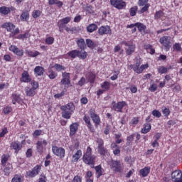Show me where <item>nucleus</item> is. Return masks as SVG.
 <instances>
[{
  "label": "nucleus",
  "mask_w": 182,
  "mask_h": 182,
  "mask_svg": "<svg viewBox=\"0 0 182 182\" xmlns=\"http://www.w3.org/2000/svg\"><path fill=\"white\" fill-rule=\"evenodd\" d=\"M12 171V165L9 164L8 166H6L4 169V175L9 176Z\"/></svg>",
  "instance_id": "c9c22d12"
},
{
  "label": "nucleus",
  "mask_w": 182,
  "mask_h": 182,
  "mask_svg": "<svg viewBox=\"0 0 182 182\" xmlns=\"http://www.w3.org/2000/svg\"><path fill=\"white\" fill-rule=\"evenodd\" d=\"M11 147L15 150L16 153H18L22 149V144L18 141H14L11 144Z\"/></svg>",
  "instance_id": "6ab92c4d"
},
{
  "label": "nucleus",
  "mask_w": 182,
  "mask_h": 182,
  "mask_svg": "<svg viewBox=\"0 0 182 182\" xmlns=\"http://www.w3.org/2000/svg\"><path fill=\"white\" fill-rule=\"evenodd\" d=\"M86 79L90 83H95V79H96V75L93 73H87L86 74Z\"/></svg>",
  "instance_id": "aec40b11"
},
{
  "label": "nucleus",
  "mask_w": 182,
  "mask_h": 182,
  "mask_svg": "<svg viewBox=\"0 0 182 182\" xmlns=\"http://www.w3.org/2000/svg\"><path fill=\"white\" fill-rule=\"evenodd\" d=\"M33 18H38V16H41V11L36 10L33 12Z\"/></svg>",
  "instance_id": "680f3d73"
},
{
  "label": "nucleus",
  "mask_w": 182,
  "mask_h": 182,
  "mask_svg": "<svg viewBox=\"0 0 182 182\" xmlns=\"http://www.w3.org/2000/svg\"><path fill=\"white\" fill-rule=\"evenodd\" d=\"M149 8H150V4H146L145 6H144L141 10L139 11V14H144V12H147L149 11Z\"/></svg>",
  "instance_id": "a19ab883"
},
{
  "label": "nucleus",
  "mask_w": 182,
  "mask_h": 182,
  "mask_svg": "<svg viewBox=\"0 0 182 182\" xmlns=\"http://www.w3.org/2000/svg\"><path fill=\"white\" fill-rule=\"evenodd\" d=\"M65 31L68 33H76L77 28L76 27H65Z\"/></svg>",
  "instance_id": "f704fd0d"
},
{
  "label": "nucleus",
  "mask_w": 182,
  "mask_h": 182,
  "mask_svg": "<svg viewBox=\"0 0 182 182\" xmlns=\"http://www.w3.org/2000/svg\"><path fill=\"white\" fill-rule=\"evenodd\" d=\"M149 173H150V168L149 167H144V168L140 170V174L141 176H142V177H147Z\"/></svg>",
  "instance_id": "bb28decb"
},
{
  "label": "nucleus",
  "mask_w": 182,
  "mask_h": 182,
  "mask_svg": "<svg viewBox=\"0 0 182 182\" xmlns=\"http://www.w3.org/2000/svg\"><path fill=\"white\" fill-rule=\"evenodd\" d=\"M14 53L17 55V56H23V50H20L19 48H17Z\"/></svg>",
  "instance_id": "e2e57ef3"
},
{
  "label": "nucleus",
  "mask_w": 182,
  "mask_h": 182,
  "mask_svg": "<svg viewBox=\"0 0 182 182\" xmlns=\"http://www.w3.org/2000/svg\"><path fill=\"white\" fill-rule=\"evenodd\" d=\"M98 33L101 36L109 35L112 33V29L109 26H102L98 29Z\"/></svg>",
  "instance_id": "9b49d317"
},
{
  "label": "nucleus",
  "mask_w": 182,
  "mask_h": 182,
  "mask_svg": "<svg viewBox=\"0 0 182 182\" xmlns=\"http://www.w3.org/2000/svg\"><path fill=\"white\" fill-rule=\"evenodd\" d=\"M9 12H11V10L6 6H2L0 8V14L2 15H8Z\"/></svg>",
  "instance_id": "2f4dec72"
},
{
  "label": "nucleus",
  "mask_w": 182,
  "mask_h": 182,
  "mask_svg": "<svg viewBox=\"0 0 182 182\" xmlns=\"http://www.w3.org/2000/svg\"><path fill=\"white\" fill-rule=\"evenodd\" d=\"M52 151L55 156L60 157V159H63L65 157V149L63 147H58L56 146H52Z\"/></svg>",
  "instance_id": "20e7f679"
},
{
  "label": "nucleus",
  "mask_w": 182,
  "mask_h": 182,
  "mask_svg": "<svg viewBox=\"0 0 182 182\" xmlns=\"http://www.w3.org/2000/svg\"><path fill=\"white\" fill-rule=\"evenodd\" d=\"M25 92L27 96H35V90L33 88L26 87Z\"/></svg>",
  "instance_id": "c85d7f7f"
},
{
  "label": "nucleus",
  "mask_w": 182,
  "mask_h": 182,
  "mask_svg": "<svg viewBox=\"0 0 182 182\" xmlns=\"http://www.w3.org/2000/svg\"><path fill=\"white\" fill-rule=\"evenodd\" d=\"M96 29H97V25H96L95 23L90 24L87 27V32H90V33H92V32H95V31H96Z\"/></svg>",
  "instance_id": "7c9ffc66"
},
{
  "label": "nucleus",
  "mask_w": 182,
  "mask_h": 182,
  "mask_svg": "<svg viewBox=\"0 0 182 182\" xmlns=\"http://www.w3.org/2000/svg\"><path fill=\"white\" fill-rule=\"evenodd\" d=\"M11 182H21V176L15 175L11 179Z\"/></svg>",
  "instance_id": "bf43d9fd"
},
{
  "label": "nucleus",
  "mask_w": 182,
  "mask_h": 182,
  "mask_svg": "<svg viewBox=\"0 0 182 182\" xmlns=\"http://www.w3.org/2000/svg\"><path fill=\"white\" fill-rule=\"evenodd\" d=\"M77 127H79V124H77V123L75 122L73 123L70 126V136H75V134H76V132H77Z\"/></svg>",
  "instance_id": "a211bd4d"
},
{
  "label": "nucleus",
  "mask_w": 182,
  "mask_h": 182,
  "mask_svg": "<svg viewBox=\"0 0 182 182\" xmlns=\"http://www.w3.org/2000/svg\"><path fill=\"white\" fill-rule=\"evenodd\" d=\"M27 55H28V56H31V58H36V56H38V55H41V53H39L38 51H28L27 52Z\"/></svg>",
  "instance_id": "ea45409f"
},
{
  "label": "nucleus",
  "mask_w": 182,
  "mask_h": 182,
  "mask_svg": "<svg viewBox=\"0 0 182 182\" xmlns=\"http://www.w3.org/2000/svg\"><path fill=\"white\" fill-rule=\"evenodd\" d=\"M34 72L38 75V76H42V75L45 73V69L43 67L36 66L34 69Z\"/></svg>",
  "instance_id": "5701e85b"
},
{
  "label": "nucleus",
  "mask_w": 182,
  "mask_h": 182,
  "mask_svg": "<svg viewBox=\"0 0 182 182\" xmlns=\"http://www.w3.org/2000/svg\"><path fill=\"white\" fill-rule=\"evenodd\" d=\"M137 12V6L132 7L130 9V15L131 16H134Z\"/></svg>",
  "instance_id": "8fccbe9b"
},
{
  "label": "nucleus",
  "mask_w": 182,
  "mask_h": 182,
  "mask_svg": "<svg viewBox=\"0 0 182 182\" xmlns=\"http://www.w3.org/2000/svg\"><path fill=\"white\" fill-rule=\"evenodd\" d=\"M173 182H182V172L181 170H175L171 173Z\"/></svg>",
  "instance_id": "1a4fd4ad"
},
{
  "label": "nucleus",
  "mask_w": 182,
  "mask_h": 182,
  "mask_svg": "<svg viewBox=\"0 0 182 182\" xmlns=\"http://www.w3.org/2000/svg\"><path fill=\"white\" fill-rule=\"evenodd\" d=\"M72 182H82V178L79 176H76L73 178Z\"/></svg>",
  "instance_id": "774afa93"
},
{
  "label": "nucleus",
  "mask_w": 182,
  "mask_h": 182,
  "mask_svg": "<svg viewBox=\"0 0 182 182\" xmlns=\"http://www.w3.org/2000/svg\"><path fill=\"white\" fill-rule=\"evenodd\" d=\"M49 5H57L59 8L63 6V3L59 0H48Z\"/></svg>",
  "instance_id": "cd10ccee"
},
{
  "label": "nucleus",
  "mask_w": 182,
  "mask_h": 182,
  "mask_svg": "<svg viewBox=\"0 0 182 182\" xmlns=\"http://www.w3.org/2000/svg\"><path fill=\"white\" fill-rule=\"evenodd\" d=\"M4 112L5 114H9L12 112V107L7 106L4 108Z\"/></svg>",
  "instance_id": "13d9d810"
},
{
  "label": "nucleus",
  "mask_w": 182,
  "mask_h": 182,
  "mask_svg": "<svg viewBox=\"0 0 182 182\" xmlns=\"http://www.w3.org/2000/svg\"><path fill=\"white\" fill-rule=\"evenodd\" d=\"M95 171L97 174V178L101 177V176H103V172L102 171V166L100 165L95 166Z\"/></svg>",
  "instance_id": "72a5a7b5"
},
{
  "label": "nucleus",
  "mask_w": 182,
  "mask_h": 182,
  "mask_svg": "<svg viewBox=\"0 0 182 182\" xmlns=\"http://www.w3.org/2000/svg\"><path fill=\"white\" fill-rule=\"evenodd\" d=\"M162 113L166 117H167V116H170V109L164 108V109H162Z\"/></svg>",
  "instance_id": "864d4df0"
},
{
  "label": "nucleus",
  "mask_w": 182,
  "mask_h": 182,
  "mask_svg": "<svg viewBox=\"0 0 182 182\" xmlns=\"http://www.w3.org/2000/svg\"><path fill=\"white\" fill-rule=\"evenodd\" d=\"M86 43L88 48L93 49L95 48V43L91 39H87Z\"/></svg>",
  "instance_id": "49530a36"
},
{
  "label": "nucleus",
  "mask_w": 182,
  "mask_h": 182,
  "mask_svg": "<svg viewBox=\"0 0 182 182\" xmlns=\"http://www.w3.org/2000/svg\"><path fill=\"white\" fill-rule=\"evenodd\" d=\"M122 45H124V46H126L125 52L127 55L130 56L133 55V53H134V50H136V45L129 44V43H127V41L122 42Z\"/></svg>",
  "instance_id": "423d86ee"
},
{
  "label": "nucleus",
  "mask_w": 182,
  "mask_h": 182,
  "mask_svg": "<svg viewBox=\"0 0 182 182\" xmlns=\"http://www.w3.org/2000/svg\"><path fill=\"white\" fill-rule=\"evenodd\" d=\"M28 38H31V34L29 33H25L24 34H19L17 36V39H28Z\"/></svg>",
  "instance_id": "58836bf2"
},
{
  "label": "nucleus",
  "mask_w": 182,
  "mask_h": 182,
  "mask_svg": "<svg viewBox=\"0 0 182 182\" xmlns=\"http://www.w3.org/2000/svg\"><path fill=\"white\" fill-rule=\"evenodd\" d=\"M96 143H97V144H98L97 149L100 147H103V144H105L103 139H102L100 138L97 139Z\"/></svg>",
  "instance_id": "603ef678"
},
{
  "label": "nucleus",
  "mask_w": 182,
  "mask_h": 182,
  "mask_svg": "<svg viewBox=\"0 0 182 182\" xmlns=\"http://www.w3.org/2000/svg\"><path fill=\"white\" fill-rule=\"evenodd\" d=\"M77 58H80L81 59H86L87 58V53L86 51H84L82 53V51H79V55Z\"/></svg>",
  "instance_id": "de8ad7c7"
},
{
  "label": "nucleus",
  "mask_w": 182,
  "mask_h": 182,
  "mask_svg": "<svg viewBox=\"0 0 182 182\" xmlns=\"http://www.w3.org/2000/svg\"><path fill=\"white\" fill-rule=\"evenodd\" d=\"M136 26L138 28V31H139L142 35L146 33V26H144V24L141 23H136Z\"/></svg>",
  "instance_id": "412c9836"
},
{
  "label": "nucleus",
  "mask_w": 182,
  "mask_h": 182,
  "mask_svg": "<svg viewBox=\"0 0 182 182\" xmlns=\"http://www.w3.org/2000/svg\"><path fill=\"white\" fill-rule=\"evenodd\" d=\"M126 106L125 102H118L116 103L115 102H112V110H114L115 112H118L119 113H122L123 112V107Z\"/></svg>",
  "instance_id": "39448f33"
},
{
  "label": "nucleus",
  "mask_w": 182,
  "mask_h": 182,
  "mask_svg": "<svg viewBox=\"0 0 182 182\" xmlns=\"http://www.w3.org/2000/svg\"><path fill=\"white\" fill-rule=\"evenodd\" d=\"M53 42H55L53 37H48L46 39V43H47V45H52Z\"/></svg>",
  "instance_id": "09e8293b"
},
{
  "label": "nucleus",
  "mask_w": 182,
  "mask_h": 182,
  "mask_svg": "<svg viewBox=\"0 0 182 182\" xmlns=\"http://www.w3.org/2000/svg\"><path fill=\"white\" fill-rule=\"evenodd\" d=\"M43 146H48V141L45 139L38 141L36 143V150L38 153H43Z\"/></svg>",
  "instance_id": "f8f14e48"
},
{
  "label": "nucleus",
  "mask_w": 182,
  "mask_h": 182,
  "mask_svg": "<svg viewBox=\"0 0 182 182\" xmlns=\"http://www.w3.org/2000/svg\"><path fill=\"white\" fill-rule=\"evenodd\" d=\"M31 85H32L33 89L34 90H36V89H38V87H39V84L36 81L31 82Z\"/></svg>",
  "instance_id": "69168bd1"
},
{
  "label": "nucleus",
  "mask_w": 182,
  "mask_h": 182,
  "mask_svg": "<svg viewBox=\"0 0 182 182\" xmlns=\"http://www.w3.org/2000/svg\"><path fill=\"white\" fill-rule=\"evenodd\" d=\"M149 90L150 92H156V90H157V85L152 84L149 87Z\"/></svg>",
  "instance_id": "338daca9"
},
{
  "label": "nucleus",
  "mask_w": 182,
  "mask_h": 182,
  "mask_svg": "<svg viewBox=\"0 0 182 182\" xmlns=\"http://www.w3.org/2000/svg\"><path fill=\"white\" fill-rule=\"evenodd\" d=\"M98 149V153L101 155V156H106L107 153V149H106L105 148V146H100Z\"/></svg>",
  "instance_id": "e433bc0d"
},
{
  "label": "nucleus",
  "mask_w": 182,
  "mask_h": 182,
  "mask_svg": "<svg viewBox=\"0 0 182 182\" xmlns=\"http://www.w3.org/2000/svg\"><path fill=\"white\" fill-rule=\"evenodd\" d=\"M21 82H23L24 83H29L31 82V75L27 71H23L21 74V77L20 78Z\"/></svg>",
  "instance_id": "4468645a"
},
{
  "label": "nucleus",
  "mask_w": 182,
  "mask_h": 182,
  "mask_svg": "<svg viewBox=\"0 0 182 182\" xmlns=\"http://www.w3.org/2000/svg\"><path fill=\"white\" fill-rule=\"evenodd\" d=\"M101 87L106 92V90H109L110 89V82L105 81L101 84Z\"/></svg>",
  "instance_id": "473e14b6"
},
{
  "label": "nucleus",
  "mask_w": 182,
  "mask_h": 182,
  "mask_svg": "<svg viewBox=\"0 0 182 182\" xmlns=\"http://www.w3.org/2000/svg\"><path fill=\"white\" fill-rule=\"evenodd\" d=\"M134 136H136V134H132L129 135V136H127V144H128V146H132V142L133 141V140H134Z\"/></svg>",
  "instance_id": "4c0bfd02"
},
{
  "label": "nucleus",
  "mask_w": 182,
  "mask_h": 182,
  "mask_svg": "<svg viewBox=\"0 0 182 182\" xmlns=\"http://www.w3.org/2000/svg\"><path fill=\"white\" fill-rule=\"evenodd\" d=\"M14 29H15V25H14L12 23H10V26L8 27V28L6 29V31H7L8 32L12 33V31H14Z\"/></svg>",
  "instance_id": "0e129e2a"
},
{
  "label": "nucleus",
  "mask_w": 182,
  "mask_h": 182,
  "mask_svg": "<svg viewBox=\"0 0 182 182\" xmlns=\"http://www.w3.org/2000/svg\"><path fill=\"white\" fill-rule=\"evenodd\" d=\"M110 4L116 9L120 10L126 8V3L123 0H110Z\"/></svg>",
  "instance_id": "0eeeda50"
},
{
  "label": "nucleus",
  "mask_w": 182,
  "mask_h": 182,
  "mask_svg": "<svg viewBox=\"0 0 182 182\" xmlns=\"http://www.w3.org/2000/svg\"><path fill=\"white\" fill-rule=\"evenodd\" d=\"M90 116L95 124V127H98L99 124H100V117L97 114H96V111L95 109H90Z\"/></svg>",
  "instance_id": "6e6552de"
},
{
  "label": "nucleus",
  "mask_w": 182,
  "mask_h": 182,
  "mask_svg": "<svg viewBox=\"0 0 182 182\" xmlns=\"http://www.w3.org/2000/svg\"><path fill=\"white\" fill-rule=\"evenodd\" d=\"M173 48L178 52V51L181 50V45H180V43H176L173 45Z\"/></svg>",
  "instance_id": "052dcab7"
},
{
  "label": "nucleus",
  "mask_w": 182,
  "mask_h": 182,
  "mask_svg": "<svg viewBox=\"0 0 182 182\" xmlns=\"http://www.w3.org/2000/svg\"><path fill=\"white\" fill-rule=\"evenodd\" d=\"M109 166H110L111 170H113L115 173H122V170H123L122 162L118 160H111L109 163Z\"/></svg>",
  "instance_id": "7ed1b4c3"
},
{
  "label": "nucleus",
  "mask_w": 182,
  "mask_h": 182,
  "mask_svg": "<svg viewBox=\"0 0 182 182\" xmlns=\"http://www.w3.org/2000/svg\"><path fill=\"white\" fill-rule=\"evenodd\" d=\"M148 2H149V0H139L138 5L139 6H144L147 5V4H149Z\"/></svg>",
  "instance_id": "3c124183"
},
{
  "label": "nucleus",
  "mask_w": 182,
  "mask_h": 182,
  "mask_svg": "<svg viewBox=\"0 0 182 182\" xmlns=\"http://www.w3.org/2000/svg\"><path fill=\"white\" fill-rule=\"evenodd\" d=\"M20 19L22 22H28L29 21V11L24 10L20 16Z\"/></svg>",
  "instance_id": "f3484780"
},
{
  "label": "nucleus",
  "mask_w": 182,
  "mask_h": 182,
  "mask_svg": "<svg viewBox=\"0 0 182 182\" xmlns=\"http://www.w3.org/2000/svg\"><path fill=\"white\" fill-rule=\"evenodd\" d=\"M95 155H92V148L87 146L86 152L84 154L82 160L88 166H95Z\"/></svg>",
  "instance_id": "f03ea898"
},
{
  "label": "nucleus",
  "mask_w": 182,
  "mask_h": 182,
  "mask_svg": "<svg viewBox=\"0 0 182 182\" xmlns=\"http://www.w3.org/2000/svg\"><path fill=\"white\" fill-rule=\"evenodd\" d=\"M167 68L164 66H160L158 68L159 73H161V75H163V73H167Z\"/></svg>",
  "instance_id": "a18cd8bd"
},
{
  "label": "nucleus",
  "mask_w": 182,
  "mask_h": 182,
  "mask_svg": "<svg viewBox=\"0 0 182 182\" xmlns=\"http://www.w3.org/2000/svg\"><path fill=\"white\" fill-rule=\"evenodd\" d=\"M131 66H132V69L134 72H135V73H138V75L141 73V70L140 68V63L137 62L134 65Z\"/></svg>",
  "instance_id": "a878e982"
},
{
  "label": "nucleus",
  "mask_w": 182,
  "mask_h": 182,
  "mask_svg": "<svg viewBox=\"0 0 182 182\" xmlns=\"http://www.w3.org/2000/svg\"><path fill=\"white\" fill-rule=\"evenodd\" d=\"M48 73V77L50 79H55L58 76V74L52 70H50Z\"/></svg>",
  "instance_id": "37998d69"
},
{
  "label": "nucleus",
  "mask_w": 182,
  "mask_h": 182,
  "mask_svg": "<svg viewBox=\"0 0 182 182\" xmlns=\"http://www.w3.org/2000/svg\"><path fill=\"white\" fill-rule=\"evenodd\" d=\"M84 122H85L90 132L95 133V127H93V125H92V123H90V117L84 116Z\"/></svg>",
  "instance_id": "2eb2a0df"
},
{
  "label": "nucleus",
  "mask_w": 182,
  "mask_h": 182,
  "mask_svg": "<svg viewBox=\"0 0 182 182\" xmlns=\"http://www.w3.org/2000/svg\"><path fill=\"white\" fill-rule=\"evenodd\" d=\"M71 19L72 18L70 16H67L63 19H60L59 21V22H62L64 24L68 25V23H69V22H70Z\"/></svg>",
  "instance_id": "c03bdc74"
},
{
  "label": "nucleus",
  "mask_w": 182,
  "mask_h": 182,
  "mask_svg": "<svg viewBox=\"0 0 182 182\" xmlns=\"http://www.w3.org/2000/svg\"><path fill=\"white\" fill-rule=\"evenodd\" d=\"M70 77L69 76V73H63V79L61 80L62 85H70Z\"/></svg>",
  "instance_id": "dca6fc26"
},
{
  "label": "nucleus",
  "mask_w": 182,
  "mask_h": 182,
  "mask_svg": "<svg viewBox=\"0 0 182 182\" xmlns=\"http://www.w3.org/2000/svg\"><path fill=\"white\" fill-rule=\"evenodd\" d=\"M41 171V166H35L31 171H28L26 172V175L28 177H35V176H38L39 172Z\"/></svg>",
  "instance_id": "ddd939ff"
},
{
  "label": "nucleus",
  "mask_w": 182,
  "mask_h": 182,
  "mask_svg": "<svg viewBox=\"0 0 182 182\" xmlns=\"http://www.w3.org/2000/svg\"><path fill=\"white\" fill-rule=\"evenodd\" d=\"M77 45L81 50H83L85 48H86V44L85 43V39L83 38H80L77 41Z\"/></svg>",
  "instance_id": "b1692460"
},
{
  "label": "nucleus",
  "mask_w": 182,
  "mask_h": 182,
  "mask_svg": "<svg viewBox=\"0 0 182 182\" xmlns=\"http://www.w3.org/2000/svg\"><path fill=\"white\" fill-rule=\"evenodd\" d=\"M13 99H14L12 100L13 105H16V102H17V103H19V102H21V97H19V95H13Z\"/></svg>",
  "instance_id": "79ce46f5"
},
{
  "label": "nucleus",
  "mask_w": 182,
  "mask_h": 182,
  "mask_svg": "<svg viewBox=\"0 0 182 182\" xmlns=\"http://www.w3.org/2000/svg\"><path fill=\"white\" fill-rule=\"evenodd\" d=\"M150 130H151V124L147 123L144 125V128H142V129H141V133L143 134H146L149 133V132H150Z\"/></svg>",
  "instance_id": "393cba45"
},
{
  "label": "nucleus",
  "mask_w": 182,
  "mask_h": 182,
  "mask_svg": "<svg viewBox=\"0 0 182 182\" xmlns=\"http://www.w3.org/2000/svg\"><path fill=\"white\" fill-rule=\"evenodd\" d=\"M80 157H82V151L77 150V152L73 155V163H76V161H77Z\"/></svg>",
  "instance_id": "4be33fe9"
},
{
  "label": "nucleus",
  "mask_w": 182,
  "mask_h": 182,
  "mask_svg": "<svg viewBox=\"0 0 182 182\" xmlns=\"http://www.w3.org/2000/svg\"><path fill=\"white\" fill-rule=\"evenodd\" d=\"M68 56L70 58H73V59H75V58H77L79 55V50H73L68 53Z\"/></svg>",
  "instance_id": "c756f323"
},
{
  "label": "nucleus",
  "mask_w": 182,
  "mask_h": 182,
  "mask_svg": "<svg viewBox=\"0 0 182 182\" xmlns=\"http://www.w3.org/2000/svg\"><path fill=\"white\" fill-rule=\"evenodd\" d=\"M170 41L171 38L169 36H164L160 38L159 42L161 45H164L166 49H170V45L171 43Z\"/></svg>",
  "instance_id": "9d476101"
},
{
  "label": "nucleus",
  "mask_w": 182,
  "mask_h": 182,
  "mask_svg": "<svg viewBox=\"0 0 182 182\" xmlns=\"http://www.w3.org/2000/svg\"><path fill=\"white\" fill-rule=\"evenodd\" d=\"M54 68L58 70V72H60V70H65V67L63 65H60V64H55Z\"/></svg>",
  "instance_id": "6e6d98bb"
},
{
  "label": "nucleus",
  "mask_w": 182,
  "mask_h": 182,
  "mask_svg": "<svg viewBox=\"0 0 182 182\" xmlns=\"http://www.w3.org/2000/svg\"><path fill=\"white\" fill-rule=\"evenodd\" d=\"M161 16H163V11H156L154 16V18L155 19H160V18H161Z\"/></svg>",
  "instance_id": "4d7b16f0"
},
{
  "label": "nucleus",
  "mask_w": 182,
  "mask_h": 182,
  "mask_svg": "<svg viewBox=\"0 0 182 182\" xmlns=\"http://www.w3.org/2000/svg\"><path fill=\"white\" fill-rule=\"evenodd\" d=\"M61 116L63 119H70L72 117V114L75 113V105L73 102H69L65 105H62L60 107Z\"/></svg>",
  "instance_id": "f257e3e1"
},
{
  "label": "nucleus",
  "mask_w": 182,
  "mask_h": 182,
  "mask_svg": "<svg viewBox=\"0 0 182 182\" xmlns=\"http://www.w3.org/2000/svg\"><path fill=\"white\" fill-rule=\"evenodd\" d=\"M152 114L155 117H158V118L161 117V112H160L159 110H156V109H154L152 112Z\"/></svg>",
  "instance_id": "5fc2aeb1"
}]
</instances>
